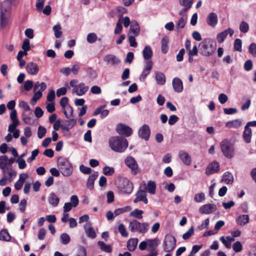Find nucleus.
<instances>
[{"instance_id":"37998d69","label":"nucleus","mask_w":256,"mask_h":256,"mask_svg":"<svg viewBox=\"0 0 256 256\" xmlns=\"http://www.w3.org/2000/svg\"><path fill=\"white\" fill-rule=\"evenodd\" d=\"M63 110L64 113L67 118H70L74 117L73 108L70 105L67 106L65 108H63Z\"/></svg>"},{"instance_id":"864d4df0","label":"nucleus","mask_w":256,"mask_h":256,"mask_svg":"<svg viewBox=\"0 0 256 256\" xmlns=\"http://www.w3.org/2000/svg\"><path fill=\"white\" fill-rule=\"evenodd\" d=\"M249 25L246 22L242 21L240 26V30L243 33H246L248 31Z\"/></svg>"},{"instance_id":"774afa93","label":"nucleus","mask_w":256,"mask_h":256,"mask_svg":"<svg viewBox=\"0 0 256 256\" xmlns=\"http://www.w3.org/2000/svg\"><path fill=\"white\" fill-rule=\"evenodd\" d=\"M250 53L254 57L256 58V44L252 43L248 47Z\"/></svg>"},{"instance_id":"c03bdc74","label":"nucleus","mask_w":256,"mask_h":256,"mask_svg":"<svg viewBox=\"0 0 256 256\" xmlns=\"http://www.w3.org/2000/svg\"><path fill=\"white\" fill-rule=\"evenodd\" d=\"M40 88L39 90H44L46 88V84L44 82L40 83L38 82H36L34 84V91H36Z\"/></svg>"},{"instance_id":"3c124183","label":"nucleus","mask_w":256,"mask_h":256,"mask_svg":"<svg viewBox=\"0 0 256 256\" xmlns=\"http://www.w3.org/2000/svg\"><path fill=\"white\" fill-rule=\"evenodd\" d=\"M18 106L20 107L24 108L22 113L28 112L32 110L28 103L24 100L20 101Z\"/></svg>"},{"instance_id":"a19ab883","label":"nucleus","mask_w":256,"mask_h":256,"mask_svg":"<svg viewBox=\"0 0 256 256\" xmlns=\"http://www.w3.org/2000/svg\"><path fill=\"white\" fill-rule=\"evenodd\" d=\"M144 214V211L142 210H140L138 209H135L130 214V216H133L135 218H136L138 220H141L143 216L142 214Z\"/></svg>"},{"instance_id":"ea45409f","label":"nucleus","mask_w":256,"mask_h":256,"mask_svg":"<svg viewBox=\"0 0 256 256\" xmlns=\"http://www.w3.org/2000/svg\"><path fill=\"white\" fill-rule=\"evenodd\" d=\"M168 37H164L161 40V49L162 52L163 54H166L168 51Z\"/></svg>"},{"instance_id":"4c0bfd02","label":"nucleus","mask_w":256,"mask_h":256,"mask_svg":"<svg viewBox=\"0 0 256 256\" xmlns=\"http://www.w3.org/2000/svg\"><path fill=\"white\" fill-rule=\"evenodd\" d=\"M10 239L11 236L6 229H2L0 231V240H1L10 242Z\"/></svg>"},{"instance_id":"a18cd8bd","label":"nucleus","mask_w":256,"mask_h":256,"mask_svg":"<svg viewBox=\"0 0 256 256\" xmlns=\"http://www.w3.org/2000/svg\"><path fill=\"white\" fill-rule=\"evenodd\" d=\"M130 210L129 206H126L124 208H118L114 211V216H116L124 212H128Z\"/></svg>"},{"instance_id":"58836bf2","label":"nucleus","mask_w":256,"mask_h":256,"mask_svg":"<svg viewBox=\"0 0 256 256\" xmlns=\"http://www.w3.org/2000/svg\"><path fill=\"white\" fill-rule=\"evenodd\" d=\"M98 245L100 250L104 252L110 253L112 250V246L110 245L106 244L104 242H98Z\"/></svg>"},{"instance_id":"09e8293b","label":"nucleus","mask_w":256,"mask_h":256,"mask_svg":"<svg viewBox=\"0 0 256 256\" xmlns=\"http://www.w3.org/2000/svg\"><path fill=\"white\" fill-rule=\"evenodd\" d=\"M60 29L61 26L60 24H56L53 27V30L54 32V36L57 38H60L62 34V32L60 30Z\"/></svg>"},{"instance_id":"5fc2aeb1","label":"nucleus","mask_w":256,"mask_h":256,"mask_svg":"<svg viewBox=\"0 0 256 256\" xmlns=\"http://www.w3.org/2000/svg\"><path fill=\"white\" fill-rule=\"evenodd\" d=\"M103 172L106 176H112L114 173V170L112 167L106 166L103 168Z\"/></svg>"},{"instance_id":"f704fd0d","label":"nucleus","mask_w":256,"mask_h":256,"mask_svg":"<svg viewBox=\"0 0 256 256\" xmlns=\"http://www.w3.org/2000/svg\"><path fill=\"white\" fill-rule=\"evenodd\" d=\"M60 202V198L54 192H52L48 198V202L52 206H56Z\"/></svg>"},{"instance_id":"f03ea898","label":"nucleus","mask_w":256,"mask_h":256,"mask_svg":"<svg viewBox=\"0 0 256 256\" xmlns=\"http://www.w3.org/2000/svg\"><path fill=\"white\" fill-rule=\"evenodd\" d=\"M111 149L118 152H124L128 146V142L124 138L118 136L111 137L108 140Z\"/></svg>"},{"instance_id":"7c9ffc66","label":"nucleus","mask_w":256,"mask_h":256,"mask_svg":"<svg viewBox=\"0 0 256 256\" xmlns=\"http://www.w3.org/2000/svg\"><path fill=\"white\" fill-rule=\"evenodd\" d=\"M138 240L137 238H132L130 239L127 242L128 249L130 251H134L137 246Z\"/></svg>"},{"instance_id":"0eeeda50","label":"nucleus","mask_w":256,"mask_h":256,"mask_svg":"<svg viewBox=\"0 0 256 256\" xmlns=\"http://www.w3.org/2000/svg\"><path fill=\"white\" fill-rule=\"evenodd\" d=\"M220 148L224 155L227 158H231L234 154V149L232 144L227 140L220 142Z\"/></svg>"},{"instance_id":"338daca9","label":"nucleus","mask_w":256,"mask_h":256,"mask_svg":"<svg viewBox=\"0 0 256 256\" xmlns=\"http://www.w3.org/2000/svg\"><path fill=\"white\" fill-rule=\"evenodd\" d=\"M42 92L40 91V90H37L34 92L32 96V102H36L42 98Z\"/></svg>"},{"instance_id":"9b49d317","label":"nucleus","mask_w":256,"mask_h":256,"mask_svg":"<svg viewBox=\"0 0 256 256\" xmlns=\"http://www.w3.org/2000/svg\"><path fill=\"white\" fill-rule=\"evenodd\" d=\"M116 130L120 135L126 137L131 136L132 133V130L129 126L122 123L116 125Z\"/></svg>"},{"instance_id":"de8ad7c7","label":"nucleus","mask_w":256,"mask_h":256,"mask_svg":"<svg viewBox=\"0 0 256 256\" xmlns=\"http://www.w3.org/2000/svg\"><path fill=\"white\" fill-rule=\"evenodd\" d=\"M70 236L66 233H63L60 236V242L64 244H68L70 242Z\"/></svg>"},{"instance_id":"a878e982","label":"nucleus","mask_w":256,"mask_h":256,"mask_svg":"<svg viewBox=\"0 0 256 256\" xmlns=\"http://www.w3.org/2000/svg\"><path fill=\"white\" fill-rule=\"evenodd\" d=\"M129 32L132 33L133 36H138L139 35L140 28L138 22L136 20H132L131 22Z\"/></svg>"},{"instance_id":"79ce46f5","label":"nucleus","mask_w":256,"mask_h":256,"mask_svg":"<svg viewBox=\"0 0 256 256\" xmlns=\"http://www.w3.org/2000/svg\"><path fill=\"white\" fill-rule=\"evenodd\" d=\"M186 20H187V16H183L182 18H180L179 20H178L176 24V28L177 30H178V28H182L184 27L186 22Z\"/></svg>"},{"instance_id":"13d9d810","label":"nucleus","mask_w":256,"mask_h":256,"mask_svg":"<svg viewBox=\"0 0 256 256\" xmlns=\"http://www.w3.org/2000/svg\"><path fill=\"white\" fill-rule=\"evenodd\" d=\"M46 130L44 127L39 126L38 130V136L40 138H42L46 134Z\"/></svg>"},{"instance_id":"9d476101","label":"nucleus","mask_w":256,"mask_h":256,"mask_svg":"<svg viewBox=\"0 0 256 256\" xmlns=\"http://www.w3.org/2000/svg\"><path fill=\"white\" fill-rule=\"evenodd\" d=\"M124 163L130 169L132 174L134 175H136L140 172L137 162L133 157L128 156L125 159Z\"/></svg>"},{"instance_id":"680f3d73","label":"nucleus","mask_w":256,"mask_h":256,"mask_svg":"<svg viewBox=\"0 0 256 256\" xmlns=\"http://www.w3.org/2000/svg\"><path fill=\"white\" fill-rule=\"evenodd\" d=\"M6 169V174L8 175V177H7L8 180H10L12 177H15L16 176V172L12 169V166H10V168L8 167Z\"/></svg>"},{"instance_id":"f3484780","label":"nucleus","mask_w":256,"mask_h":256,"mask_svg":"<svg viewBox=\"0 0 256 256\" xmlns=\"http://www.w3.org/2000/svg\"><path fill=\"white\" fill-rule=\"evenodd\" d=\"M220 164L217 162L214 161L210 163L207 166L206 170V174L209 176L218 172Z\"/></svg>"},{"instance_id":"e2e57ef3","label":"nucleus","mask_w":256,"mask_h":256,"mask_svg":"<svg viewBox=\"0 0 256 256\" xmlns=\"http://www.w3.org/2000/svg\"><path fill=\"white\" fill-rule=\"evenodd\" d=\"M33 86L34 87V85L32 80H28L24 82V88L26 91H30Z\"/></svg>"},{"instance_id":"423d86ee","label":"nucleus","mask_w":256,"mask_h":256,"mask_svg":"<svg viewBox=\"0 0 256 256\" xmlns=\"http://www.w3.org/2000/svg\"><path fill=\"white\" fill-rule=\"evenodd\" d=\"M176 239L170 234H167L165 236L162 247L164 250L167 252H172L176 246Z\"/></svg>"},{"instance_id":"bb28decb","label":"nucleus","mask_w":256,"mask_h":256,"mask_svg":"<svg viewBox=\"0 0 256 256\" xmlns=\"http://www.w3.org/2000/svg\"><path fill=\"white\" fill-rule=\"evenodd\" d=\"M98 176V172H94L92 174L89 176L86 182V186L90 190L94 189V181Z\"/></svg>"},{"instance_id":"dca6fc26","label":"nucleus","mask_w":256,"mask_h":256,"mask_svg":"<svg viewBox=\"0 0 256 256\" xmlns=\"http://www.w3.org/2000/svg\"><path fill=\"white\" fill-rule=\"evenodd\" d=\"M104 60L106 64H110L112 66L118 64L120 62V60L115 55L112 54L105 56L104 58Z\"/></svg>"},{"instance_id":"aec40b11","label":"nucleus","mask_w":256,"mask_h":256,"mask_svg":"<svg viewBox=\"0 0 256 256\" xmlns=\"http://www.w3.org/2000/svg\"><path fill=\"white\" fill-rule=\"evenodd\" d=\"M218 16L215 12H210L206 18V22L208 24L212 27H214L218 24Z\"/></svg>"},{"instance_id":"393cba45","label":"nucleus","mask_w":256,"mask_h":256,"mask_svg":"<svg viewBox=\"0 0 256 256\" xmlns=\"http://www.w3.org/2000/svg\"><path fill=\"white\" fill-rule=\"evenodd\" d=\"M179 157L182 162L186 165L189 166L192 162L190 156L186 152L181 150L179 152Z\"/></svg>"},{"instance_id":"72a5a7b5","label":"nucleus","mask_w":256,"mask_h":256,"mask_svg":"<svg viewBox=\"0 0 256 256\" xmlns=\"http://www.w3.org/2000/svg\"><path fill=\"white\" fill-rule=\"evenodd\" d=\"M142 54L146 60H148L152 58L153 52L150 46H146L142 50Z\"/></svg>"},{"instance_id":"c9c22d12","label":"nucleus","mask_w":256,"mask_h":256,"mask_svg":"<svg viewBox=\"0 0 256 256\" xmlns=\"http://www.w3.org/2000/svg\"><path fill=\"white\" fill-rule=\"evenodd\" d=\"M222 180L226 184H232L234 182V177L232 174L229 172L224 173Z\"/></svg>"},{"instance_id":"5701e85b","label":"nucleus","mask_w":256,"mask_h":256,"mask_svg":"<svg viewBox=\"0 0 256 256\" xmlns=\"http://www.w3.org/2000/svg\"><path fill=\"white\" fill-rule=\"evenodd\" d=\"M148 248L147 250L154 252L158 251L156 248L159 244V240L158 238L154 239H148Z\"/></svg>"},{"instance_id":"4be33fe9","label":"nucleus","mask_w":256,"mask_h":256,"mask_svg":"<svg viewBox=\"0 0 256 256\" xmlns=\"http://www.w3.org/2000/svg\"><path fill=\"white\" fill-rule=\"evenodd\" d=\"M84 229L88 237L92 238H94L96 237V233L92 228L90 222H88L85 224L84 226Z\"/></svg>"},{"instance_id":"cd10ccee","label":"nucleus","mask_w":256,"mask_h":256,"mask_svg":"<svg viewBox=\"0 0 256 256\" xmlns=\"http://www.w3.org/2000/svg\"><path fill=\"white\" fill-rule=\"evenodd\" d=\"M8 156L6 155L0 156V168L2 170L4 175L6 174L7 170Z\"/></svg>"},{"instance_id":"6ab92c4d","label":"nucleus","mask_w":256,"mask_h":256,"mask_svg":"<svg viewBox=\"0 0 256 256\" xmlns=\"http://www.w3.org/2000/svg\"><path fill=\"white\" fill-rule=\"evenodd\" d=\"M172 85L174 90L177 92H181L184 89L183 84L182 80L176 77L172 80Z\"/></svg>"},{"instance_id":"4d7b16f0","label":"nucleus","mask_w":256,"mask_h":256,"mask_svg":"<svg viewBox=\"0 0 256 256\" xmlns=\"http://www.w3.org/2000/svg\"><path fill=\"white\" fill-rule=\"evenodd\" d=\"M22 50L26 52L30 50V42L28 38L24 39L22 46Z\"/></svg>"},{"instance_id":"6e6552de","label":"nucleus","mask_w":256,"mask_h":256,"mask_svg":"<svg viewBox=\"0 0 256 256\" xmlns=\"http://www.w3.org/2000/svg\"><path fill=\"white\" fill-rule=\"evenodd\" d=\"M146 184L144 182L140 184V189L136 194V198L134 200V203H138V202H142L144 204L148 203V200L146 198Z\"/></svg>"},{"instance_id":"7ed1b4c3","label":"nucleus","mask_w":256,"mask_h":256,"mask_svg":"<svg viewBox=\"0 0 256 256\" xmlns=\"http://www.w3.org/2000/svg\"><path fill=\"white\" fill-rule=\"evenodd\" d=\"M58 166L62 174L65 176H70L73 172V166L69 160L60 157L58 160Z\"/></svg>"},{"instance_id":"603ef678","label":"nucleus","mask_w":256,"mask_h":256,"mask_svg":"<svg viewBox=\"0 0 256 256\" xmlns=\"http://www.w3.org/2000/svg\"><path fill=\"white\" fill-rule=\"evenodd\" d=\"M205 200V195L204 192H200L195 194L194 200L196 202H201Z\"/></svg>"},{"instance_id":"39448f33","label":"nucleus","mask_w":256,"mask_h":256,"mask_svg":"<svg viewBox=\"0 0 256 256\" xmlns=\"http://www.w3.org/2000/svg\"><path fill=\"white\" fill-rule=\"evenodd\" d=\"M128 228L132 232H138L141 234H144L148 232L149 228L148 222H140L134 220L130 222Z\"/></svg>"},{"instance_id":"473e14b6","label":"nucleus","mask_w":256,"mask_h":256,"mask_svg":"<svg viewBox=\"0 0 256 256\" xmlns=\"http://www.w3.org/2000/svg\"><path fill=\"white\" fill-rule=\"evenodd\" d=\"M252 136V131L251 128H246V126H244V130L243 132L242 137L246 143L249 144L250 142Z\"/></svg>"},{"instance_id":"1a4fd4ad","label":"nucleus","mask_w":256,"mask_h":256,"mask_svg":"<svg viewBox=\"0 0 256 256\" xmlns=\"http://www.w3.org/2000/svg\"><path fill=\"white\" fill-rule=\"evenodd\" d=\"M119 190L124 194H130L134 190L133 184L128 179L124 178L118 186Z\"/></svg>"},{"instance_id":"412c9836","label":"nucleus","mask_w":256,"mask_h":256,"mask_svg":"<svg viewBox=\"0 0 256 256\" xmlns=\"http://www.w3.org/2000/svg\"><path fill=\"white\" fill-rule=\"evenodd\" d=\"M88 90V86H86L83 82L79 84L76 87L73 89V92L76 94L78 96L84 94Z\"/></svg>"},{"instance_id":"4468645a","label":"nucleus","mask_w":256,"mask_h":256,"mask_svg":"<svg viewBox=\"0 0 256 256\" xmlns=\"http://www.w3.org/2000/svg\"><path fill=\"white\" fill-rule=\"evenodd\" d=\"M217 208L214 204H206L199 208V212L202 214H210L216 211Z\"/></svg>"},{"instance_id":"a211bd4d","label":"nucleus","mask_w":256,"mask_h":256,"mask_svg":"<svg viewBox=\"0 0 256 256\" xmlns=\"http://www.w3.org/2000/svg\"><path fill=\"white\" fill-rule=\"evenodd\" d=\"M234 34V30L231 28H228L224 31L218 34L216 39L219 43L222 42L227 36L230 34V36H232Z\"/></svg>"},{"instance_id":"b1692460","label":"nucleus","mask_w":256,"mask_h":256,"mask_svg":"<svg viewBox=\"0 0 256 256\" xmlns=\"http://www.w3.org/2000/svg\"><path fill=\"white\" fill-rule=\"evenodd\" d=\"M26 72L32 75H36L39 70L38 64L33 62H29L26 66Z\"/></svg>"},{"instance_id":"e433bc0d","label":"nucleus","mask_w":256,"mask_h":256,"mask_svg":"<svg viewBox=\"0 0 256 256\" xmlns=\"http://www.w3.org/2000/svg\"><path fill=\"white\" fill-rule=\"evenodd\" d=\"M146 188L148 193L152 194H155L156 191V184L155 182L152 180H148L146 186Z\"/></svg>"},{"instance_id":"2f4dec72","label":"nucleus","mask_w":256,"mask_h":256,"mask_svg":"<svg viewBox=\"0 0 256 256\" xmlns=\"http://www.w3.org/2000/svg\"><path fill=\"white\" fill-rule=\"evenodd\" d=\"M242 123L241 120L236 119L226 122V126L228 128H238L241 126Z\"/></svg>"},{"instance_id":"f8f14e48","label":"nucleus","mask_w":256,"mask_h":256,"mask_svg":"<svg viewBox=\"0 0 256 256\" xmlns=\"http://www.w3.org/2000/svg\"><path fill=\"white\" fill-rule=\"evenodd\" d=\"M70 202H66L63 207L64 212H68L72 208L76 207L79 202L78 197L76 195H73L70 197Z\"/></svg>"},{"instance_id":"20e7f679","label":"nucleus","mask_w":256,"mask_h":256,"mask_svg":"<svg viewBox=\"0 0 256 256\" xmlns=\"http://www.w3.org/2000/svg\"><path fill=\"white\" fill-rule=\"evenodd\" d=\"M10 9L11 2L10 0H6L0 4V22L2 27H5L8 24Z\"/></svg>"},{"instance_id":"c85d7f7f","label":"nucleus","mask_w":256,"mask_h":256,"mask_svg":"<svg viewBox=\"0 0 256 256\" xmlns=\"http://www.w3.org/2000/svg\"><path fill=\"white\" fill-rule=\"evenodd\" d=\"M249 220L248 214H242L236 218V222L239 226H244L248 222Z\"/></svg>"},{"instance_id":"69168bd1","label":"nucleus","mask_w":256,"mask_h":256,"mask_svg":"<svg viewBox=\"0 0 256 256\" xmlns=\"http://www.w3.org/2000/svg\"><path fill=\"white\" fill-rule=\"evenodd\" d=\"M232 248L236 252H240L242 249V246L240 242L238 241L232 244Z\"/></svg>"},{"instance_id":"6e6d98bb","label":"nucleus","mask_w":256,"mask_h":256,"mask_svg":"<svg viewBox=\"0 0 256 256\" xmlns=\"http://www.w3.org/2000/svg\"><path fill=\"white\" fill-rule=\"evenodd\" d=\"M194 234V228L192 226L189 230L182 235V238L184 240L188 239Z\"/></svg>"},{"instance_id":"2eb2a0df","label":"nucleus","mask_w":256,"mask_h":256,"mask_svg":"<svg viewBox=\"0 0 256 256\" xmlns=\"http://www.w3.org/2000/svg\"><path fill=\"white\" fill-rule=\"evenodd\" d=\"M22 119L26 124L33 126L36 120L34 118L32 110L25 113H22Z\"/></svg>"},{"instance_id":"ddd939ff","label":"nucleus","mask_w":256,"mask_h":256,"mask_svg":"<svg viewBox=\"0 0 256 256\" xmlns=\"http://www.w3.org/2000/svg\"><path fill=\"white\" fill-rule=\"evenodd\" d=\"M150 134V130L148 124L143 125L138 131V135L140 138L147 141L149 140Z\"/></svg>"},{"instance_id":"f257e3e1","label":"nucleus","mask_w":256,"mask_h":256,"mask_svg":"<svg viewBox=\"0 0 256 256\" xmlns=\"http://www.w3.org/2000/svg\"><path fill=\"white\" fill-rule=\"evenodd\" d=\"M216 47V42L210 38H204L198 45L200 54L206 56H212L215 52Z\"/></svg>"},{"instance_id":"c756f323","label":"nucleus","mask_w":256,"mask_h":256,"mask_svg":"<svg viewBox=\"0 0 256 256\" xmlns=\"http://www.w3.org/2000/svg\"><path fill=\"white\" fill-rule=\"evenodd\" d=\"M155 78L158 84L164 85L166 83V76L162 72H156L155 73Z\"/></svg>"},{"instance_id":"49530a36","label":"nucleus","mask_w":256,"mask_h":256,"mask_svg":"<svg viewBox=\"0 0 256 256\" xmlns=\"http://www.w3.org/2000/svg\"><path fill=\"white\" fill-rule=\"evenodd\" d=\"M109 112H110L108 110H100V109H96L94 112V115L96 116L100 114L101 118H104L108 116Z\"/></svg>"},{"instance_id":"bf43d9fd","label":"nucleus","mask_w":256,"mask_h":256,"mask_svg":"<svg viewBox=\"0 0 256 256\" xmlns=\"http://www.w3.org/2000/svg\"><path fill=\"white\" fill-rule=\"evenodd\" d=\"M118 230L121 235L124 237H128V233L126 232L124 224H121L118 226Z\"/></svg>"},{"instance_id":"8fccbe9b","label":"nucleus","mask_w":256,"mask_h":256,"mask_svg":"<svg viewBox=\"0 0 256 256\" xmlns=\"http://www.w3.org/2000/svg\"><path fill=\"white\" fill-rule=\"evenodd\" d=\"M98 39L97 35L94 32L90 33L88 34L86 40L88 43H94Z\"/></svg>"},{"instance_id":"052dcab7","label":"nucleus","mask_w":256,"mask_h":256,"mask_svg":"<svg viewBox=\"0 0 256 256\" xmlns=\"http://www.w3.org/2000/svg\"><path fill=\"white\" fill-rule=\"evenodd\" d=\"M242 42L241 40L236 38L234 42V48L238 52H242Z\"/></svg>"},{"instance_id":"0e129e2a","label":"nucleus","mask_w":256,"mask_h":256,"mask_svg":"<svg viewBox=\"0 0 256 256\" xmlns=\"http://www.w3.org/2000/svg\"><path fill=\"white\" fill-rule=\"evenodd\" d=\"M80 171L85 174H90L92 172L91 168L84 166V164H81L80 166Z\"/></svg>"}]
</instances>
